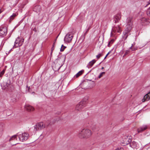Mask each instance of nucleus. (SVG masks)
Masks as SVG:
<instances>
[{"mask_svg": "<svg viewBox=\"0 0 150 150\" xmlns=\"http://www.w3.org/2000/svg\"><path fill=\"white\" fill-rule=\"evenodd\" d=\"M86 102L81 101L77 104L75 107V110L78 111H81L84 107L85 106Z\"/></svg>", "mask_w": 150, "mask_h": 150, "instance_id": "39448f33", "label": "nucleus"}, {"mask_svg": "<svg viewBox=\"0 0 150 150\" xmlns=\"http://www.w3.org/2000/svg\"><path fill=\"white\" fill-rule=\"evenodd\" d=\"M111 50L109 52H108V53L107 54H108V55L109 54H110L111 53Z\"/></svg>", "mask_w": 150, "mask_h": 150, "instance_id": "79ce46f5", "label": "nucleus"}, {"mask_svg": "<svg viewBox=\"0 0 150 150\" xmlns=\"http://www.w3.org/2000/svg\"><path fill=\"white\" fill-rule=\"evenodd\" d=\"M92 134L91 131L89 129H83L79 132L78 136L81 138L87 139L90 137Z\"/></svg>", "mask_w": 150, "mask_h": 150, "instance_id": "f257e3e1", "label": "nucleus"}, {"mask_svg": "<svg viewBox=\"0 0 150 150\" xmlns=\"http://www.w3.org/2000/svg\"><path fill=\"white\" fill-rule=\"evenodd\" d=\"M102 56V53H99L98 55H97L96 57L98 59H99L100 57H101Z\"/></svg>", "mask_w": 150, "mask_h": 150, "instance_id": "bb28decb", "label": "nucleus"}, {"mask_svg": "<svg viewBox=\"0 0 150 150\" xmlns=\"http://www.w3.org/2000/svg\"><path fill=\"white\" fill-rule=\"evenodd\" d=\"M150 99V92L146 94L144 97L143 99L142 100L143 102L146 101H148Z\"/></svg>", "mask_w": 150, "mask_h": 150, "instance_id": "2eb2a0df", "label": "nucleus"}, {"mask_svg": "<svg viewBox=\"0 0 150 150\" xmlns=\"http://www.w3.org/2000/svg\"><path fill=\"white\" fill-rule=\"evenodd\" d=\"M111 44L109 42L108 43V47H110L111 45Z\"/></svg>", "mask_w": 150, "mask_h": 150, "instance_id": "c9c22d12", "label": "nucleus"}, {"mask_svg": "<svg viewBox=\"0 0 150 150\" xmlns=\"http://www.w3.org/2000/svg\"><path fill=\"white\" fill-rule=\"evenodd\" d=\"M133 18L132 16H129L126 19L127 25H126V28L129 30H131L132 28Z\"/></svg>", "mask_w": 150, "mask_h": 150, "instance_id": "20e7f679", "label": "nucleus"}, {"mask_svg": "<svg viewBox=\"0 0 150 150\" xmlns=\"http://www.w3.org/2000/svg\"><path fill=\"white\" fill-rule=\"evenodd\" d=\"M136 50V48H135L133 47L132 48V51H134V50Z\"/></svg>", "mask_w": 150, "mask_h": 150, "instance_id": "ea45409f", "label": "nucleus"}, {"mask_svg": "<svg viewBox=\"0 0 150 150\" xmlns=\"http://www.w3.org/2000/svg\"><path fill=\"white\" fill-rule=\"evenodd\" d=\"M84 70H83L80 71L76 74V75L75 76L76 78L79 77V76H81V75H82L83 74V73L84 72Z\"/></svg>", "mask_w": 150, "mask_h": 150, "instance_id": "aec40b11", "label": "nucleus"}, {"mask_svg": "<svg viewBox=\"0 0 150 150\" xmlns=\"http://www.w3.org/2000/svg\"><path fill=\"white\" fill-rule=\"evenodd\" d=\"M29 134L28 133L24 132L20 134L18 137L19 140L21 142H24L28 138Z\"/></svg>", "mask_w": 150, "mask_h": 150, "instance_id": "1a4fd4ad", "label": "nucleus"}, {"mask_svg": "<svg viewBox=\"0 0 150 150\" xmlns=\"http://www.w3.org/2000/svg\"><path fill=\"white\" fill-rule=\"evenodd\" d=\"M7 33V29L5 26L1 25L0 26V37H1L6 36Z\"/></svg>", "mask_w": 150, "mask_h": 150, "instance_id": "423d86ee", "label": "nucleus"}, {"mask_svg": "<svg viewBox=\"0 0 150 150\" xmlns=\"http://www.w3.org/2000/svg\"><path fill=\"white\" fill-rule=\"evenodd\" d=\"M129 52V50H127L126 52H125V55H127L128 53Z\"/></svg>", "mask_w": 150, "mask_h": 150, "instance_id": "473e14b6", "label": "nucleus"}, {"mask_svg": "<svg viewBox=\"0 0 150 150\" xmlns=\"http://www.w3.org/2000/svg\"><path fill=\"white\" fill-rule=\"evenodd\" d=\"M131 30H129V29L126 28L125 30L124 31L122 38L124 39L125 40L127 38Z\"/></svg>", "mask_w": 150, "mask_h": 150, "instance_id": "f8f14e48", "label": "nucleus"}, {"mask_svg": "<svg viewBox=\"0 0 150 150\" xmlns=\"http://www.w3.org/2000/svg\"><path fill=\"white\" fill-rule=\"evenodd\" d=\"M112 31L114 33H120L121 29L120 25H118L117 26L114 27L112 29Z\"/></svg>", "mask_w": 150, "mask_h": 150, "instance_id": "ddd939ff", "label": "nucleus"}, {"mask_svg": "<svg viewBox=\"0 0 150 150\" xmlns=\"http://www.w3.org/2000/svg\"><path fill=\"white\" fill-rule=\"evenodd\" d=\"M96 61L95 59L93 60L92 61L88 63L87 66V67L88 68H91L96 62Z\"/></svg>", "mask_w": 150, "mask_h": 150, "instance_id": "a211bd4d", "label": "nucleus"}, {"mask_svg": "<svg viewBox=\"0 0 150 150\" xmlns=\"http://www.w3.org/2000/svg\"><path fill=\"white\" fill-rule=\"evenodd\" d=\"M105 73V72H103L100 73L98 76V77L99 78H100L103 75H104Z\"/></svg>", "mask_w": 150, "mask_h": 150, "instance_id": "5701e85b", "label": "nucleus"}, {"mask_svg": "<svg viewBox=\"0 0 150 150\" xmlns=\"http://www.w3.org/2000/svg\"><path fill=\"white\" fill-rule=\"evenodd\" d=\"M24 41V39L22 38L18 37L16 39L13 46V48H16L22 45Z\"/></svg>", "mask_w": 150, "mask_h": 150, "instance_id": "f03ea898", "label": "nucleus"}, {"mask_svg": "<svg viewBox=\"0 0 150 150\" xmlns=\"http://www.w3.org/2000/svg\"><path fill=\"white\" fill-rule=\"evenodd\" d=\"M55 42L53 43V45H52V47L51 48V54H52L53 51L54 49V45Z\"/></svg>", "mask_w": 150, "mask_h": 150, "instance_id": "c85d7f7f", "label": "nucleus"}, {"mask_svg": "<svg viewBox=\"0 0 150 150\" xmlns=\"http://www.w3.org/2000/svg\"><path fill=\"white\" fill-rule=\"evenodd\" d=\"M146 13L148 16H150V7L147 10Z\"/></svg>", "mask_w": 150, "mask_h": 150, "instance_id": "a878e982", "label": "nucleus"}, {"mask_svg": "<svg viewBox=\"0 0 150 150\" xmlns=\"http://www.w3.org/2000/svg\"><path fill=\"white\" fill-rule=\"evenodd\" d=\"M104 69V67H102L101 68V69Z\"/></svg>", "mask_w": 150, "mask_h": 150, "instance_id": "49530a36", "label": "nucleus"}, {"mask_svg": "<svg viewBox=\"0 0 150 150\" xmlns=\"http://www.w3.org/2000/svg\"><path fill=\"white\" fill-rule=\"evenodd\" d=\"M67 47H61V49H60V51L61 52H63L64 51V49L65 48Z\"/></svg>", "mask_w": 150, "mask_h": 150, "instance_id": "c756f323", "label": "nucleus"}, {"mask_svg": "<svg viewBox=\"0 0 150 150\" xmlns=\"http://www.w3.org/2000/svg\"><path fill=\"white\" fill-rule=\"evenodd\" d=\"M88 32V31H87V30H86L85 33H84V35L85 36Z\"/></svg>", "mask_w": 150, "mask_h": 150, "instance_id": "e433bc0d", "label": "nucleus"}, {"mask_svg": "<svg viewBox=\"0 0 150 150\" xmlns=\"http://www.w3.org/2000/svg\"><path fill=\"white\" fill-rule=\"evenodd\" d=\"M65 47V46H64L63 45H62L61 47Z\"/></svg>", "mask_w": 150, "mask_h": 150, "instance_id": "c03bdc74", "label": "nucleus"}, {"mask_svg": "<svg viewBox=\"0 0 150 150\" xmlns=\"http://www.w3.org/2000/svg\"><path fill=\"white\" fill-rule=\"evenodd\" d=\"M88 32V31H87V30H86L85 33H84V35L85 36Z\"/></svg>", "mask_w": 150, "mask_h": 150, "instance_id": "4c0bfd02", "label": "nucleus"}, {"mask_svg": "<svg viewBox=\"0 0 150 150\" xmlns=\"http://www.w3.org/2000/svg\"><path fill=\"white\" fill-rule=\"evenodd\" d=\"M3 126L2 124L0 123V132H2L3 130Z\"/></svg>", "mask_w": 150, "mask_h": 150, "instance_id": "4be33fe9", "label": "nucleus"}, {"mask_svg": "<svg viewBox=\"0 0 150 150\" xmlns=\"http://www.w3.org/2000/svg\"><path fill=\"white\" fill-rule=\"evenodd\" d=\"M16 135H14L12 136L9 139V141H10L11 140H13L14 139H15L16 137Z\"/></svg>", "mask_w": 150, "mask_h": 150, "instance_id": "b1692460", "label": "nucleus"}, {"mask_svg": "<svg viewBox=\"0 0 150 150\" xmlns=\"http://www.w3.org/2000/svg\"><path fill=\"white\" fill-rule=\"evenodd\" d=\"M59 119L58 117L55 118L54 119V122H56L58 121Z\"/></svg>", "mask_w": 150, "mask_h": 150, "instance_id": "7c9ffc66", "label": "nucleus"}, {"mask_svg": "<svg viewBox=\"0 0 150 150\" xmlns=\"http://www.w3.org/2000/svg\"><path fill=\"white\" fill-rule=\"evenodd\" d=\"M1 13V10H0V13Z\"/></svg>", "mask_w": 150, "mask_h": 150, "instance_id": "09e8293b", "label": "nucleus"}, {"mask_svg": "<svg viewBox=\"0 0 150 150\" xmlns=\"http://www.w3.org/2000/svg\"><path fill=\"white\" fill-rule=\"evenodd\" d=\"M35 22H34L33 23H32L31 24V26L33 25H35Z\"/></svg>", "mask_w": 150, "mask_h": 150, "instance_id": "58836bf2", "label": "nucleus"}, {"mask_svg": "<svg viewBox=\"0 0 150 150\" xmlns=\"http://www.w3.org/2000/svg\"><path fill=\"white\" fill-rule=\"evenodd\" d=\"M147 129V126L144 125L138 128L137 129V131L138 133H141L143 132Z\"/></svg>", "mask_w": 150, "mask_h": 150, "instance_id": "f3484780", "label": "nucleus"}, {"mask_svg": "<svg viewBox=\"0 0 150 150\" xmlns=\"http://www.w3.org/2000/svg\"><path fill=\"white\" fill-rule=\"evenodd\" d=\"M25 107L28 111H33L34 110V108L33 107L29 105H25Z\"/></svg>", "mask_w": 150, "mask_h": 150, "instance_id": "dca6fc26", "label": "nucleus"}, {"mask_svg": "<svg viewBox=\"0 0 150 150\" xmlns=\"http://www.w3.org/2000/svg\"><path fill=\"white\" fill-rule=\"evenodd\" d=\"M114 40L113 39H112V40H111L109 42L111 43V44H112L113 42H114Z\"/></svg>", "mask_w": 150, "mask_h": 150, "instance_id": "2f4dec72", "label": "nucleus"}, {"mask_svg": "<svg viewBox=\"0 0 150 150\" xmlns=\"http://www.w3.org/2000/svg\"><path fill=\"white\" fill-rule=\"evenodd\" d=\"M16 16V14L15 13L13 14L9 18V21L11 23L12 21L14 19L15 17Z\"/></svg>", "mask_w": 150, "mask_h": 150, "instance_id": "6ab92c4d", "label": "nucleus"}, {"mask_svg": "<svg viewBox=\"0 0 150 150\" xmlns=\"http://www.w3.org/2000/svg\"><path fill=\"white\" fill-rule=\"evenodd\" d=\"M72 33L71 32L68 33L65 36L64 40L66 42H70L73 37V35L72 34Z\"/></svg>", "mask_w": 150, "mask_h": 150, "instance_id": "6e6552de", "label": "nucleus"}, {"mask_svg": "<svg viewBox=\"0 0 150 150\" xmlns=\"http://www.w3.org/2000/svg\"><path fill=\"white\" fill-rule=\"evenodd\" d=\"M121 17V15L120 13H118L115 16L114 18L115 23H116L118 22L120 20Z\"/></svg>", "mask_w": 150, "mask_h": 150, "instance_id": "4468645a", "label": "nucleus"}, {"mask_svg": "<svg viewBox=\"0 0 150 150\" xmlns=\"http://www.w3.org/2000/svg\"><path fill=\"white\" fill-rule=\"evenodd\" d=\"M129 146L132 148L136 149H137L139 147V145L138 144L134 141H131L130 144Z\"/></svg>", "mask_w": 150, "mask_h": 150, "instance_id": "9b49d317", "label": "nucleus"}, {"mask_svg": "<svg viewBox=\"0 0 150 150\" xmlns=\"http://www.w3.org/2000/svg\"><path fill=\"white\" fill-rule=\"evenodd\" d=\"M132 139L130 137H128L127 136H124L123 138V140L122 142V143L123 144V146L127 145L128 144L130 145Z\"/></svg>", "mask_w": 150, "mask_h": 150, "instance_id": "0eeeda50", "label": "nucleus"}, {"mask_svg": "<svg viewBox=\"0 0 150 150\" xmlns=\"http://www.w3.org/2000/svg\"><path fill=\"white\" fill-rule=\"evenodd\" d=\"M27 87L28 88V90L29 91V89H30V87H28L27 86Z\"/></svg>", "mask_w": 150, "mask_h": 150, "instance_id": "a18cd8bd", "label": "nucleus"}, {"mask_svg": "<svg viewBox=\"0 0 150 150\" xmlns=\"http://www.w3.org/2000/svg\"><path fill=\"white\" fill-rule=\"evenodd\" d=\"M115 150H124V149L123 148H120V149L118 148L117 149H116Z\"/></svg>", "mask_w": 150, "mask_h": 150, "instance_id": "72a5a7b5", "label": "nucleus"}, {"mask_svg": "<svg viewBox=\"0 0 150 150\" xmlns=\"http://www.w3.org/2000/svg\"><path fill=\"white\" fill-rule=\"evenodd\" d=\"M1 86L3 89H6L7 90H9L10 88H11V86H12L10 82H4L1 84Z\"/></svg>", "mask_w": 150, "mask_h": 150, "instance_id": "9d476101", "label": "nucleus"}, {"mask_svg": "<svg viewBox=\"0 0 150 150\" xmlns=\"http://www.w3.org/2000/svg\"><path fill=\"white\" fill-rule=\"evenodd\" d=\"M112 32L111 33V34L112 35Z\"/></svg>", "mask_w": 150, "mask_h": 150, "instance_id": "de8ad7c7", "label": "nucleus"}, {"mask_svg": "<svg viewBox=\"0 0 150 150\" xmlns=\"http://www.w3.org/2000/svg\"><path fill=\"white\" fill-rule=\"evenodd\" d=\"M133 46V44H132V46L129 48V49H131L132 50V48H133L132 47Z\"/></svg>", "mask_w": 150, "mask_h": 150, "instance_id": "a19ab883", "label": "nucleus"}, {"mask_svg": "<svg viewBox=\"0 0 150 150\" xmlns=\"http://www.w3.org/2000/svg\"><path fill=\"white\" fill-rule=\"evenodd\" d=\"M147 20L146 19V18H142L141 19V23L142 24V25H143V24H142V23H144L146 22L147 21Z\"/></svg>", "mask_w": 150, "mask_h": 150, "instance_id": "412c9836", "label": "nucleus"}, {"mask_svg": "<svg viewBox=\"0 0 150 150\" xmlns=\"http://www.w3.org/2000/svg\"><path fill=\"white\" fill-rule=\"evenodd\" d=\"M91 26H89L88 27L87 29V31H88L89 30L91 29Z\"/></svg>", "mask_w": 150, "mask_h": 150, "instance_id": "f704fd0d", "label": "nucleus"}, {"mask_svg": "<svg viewBox=\"0 0 150 150\" xmlns=\"http://www.w3.org/2000/svg\"><path fill=\"white\" fill-rule=\"evenodd\" d=\"M108 54H107L106 55V56H105V58H104V59H105L107 57V56H108Z\"/></svg>", "mask_w": 150, "mask_h": 150, "instance_id": "37998d69", "label": "nucleus"}, {"mask_svg": "<svg viewBox=\"0 0 150 150\" xmlns=\"http://www.w3.org/2000/svg\"><path fill=\"white\" fill-rule=\"evenodd\" d=\"M5 69H4L3 70L1 71L0 73V76L2 77V76L5 73Z\"/></svg>", "mask_w": 150, "mask_h": 150, "instance_id": "393cba45", "label": "nucleus"}, {"mask_svg": "<svg viewBox=\"0 0 150 150\" xmlns=\"http://www.w3.org/2000/svg\"><path fill=\"white\" fill-rule=\"evenodd\" d=\"M46 127V125L43 122L37 123L35 126L34 131L35 132L38 131L43 129Z\"/></svg>", "mask_w": 150, "mask_h": 150, "instance_id": "7ed1b4c3", "label": "nucleus"}, {"mask_svg": "<svg viewBox=\"0 0 150 150\" xmlns=\"http://www.w3.org/2000/svg\"><path fill=\"white\" fill-rule=\"evenodd\" d=\"M36 28V26L34 27V28H33V27H32V29L33 30V31H34L35 32H37L38 31V29Z\"/></svg>", "mask_w": 150, "mask_h": 150, "instance_id": "cd10ccee", "label": "nucleus"}]
</instances>
